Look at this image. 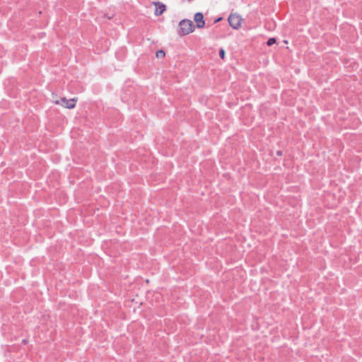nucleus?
Wrapping results in <instances>:
<instances>
[{
	"label": "nucleus",
	"instance_id": "39448f33",
	"mask_svg": "<svg viewBox=\"0 0 362 362\" xmlns=\"http://www.w3.org/2000/svg\"><path fill=\"white\" fill-rule=\"evenodd\" d=\"M156 8H155V15L160 16L165 11V5L160 2L154 3Z\"/></svg>",
	"mask_w": 362,
	"mask_h": 362
},
{
	"label": "nucleus",
	"instance_id": "6e6552de",
	"mask_svg": "<svg viewBox=\"0 0 362 362\" xmlns=\"http://www.w3.org/2000/svg\"><path fill=\"white\" fill-rule=\"evenodd\" d=\"M219 55L222 59H224L225 57V51L223 49H221L219 51Z\"/></svg>",
	"mask_w": 362,
	"mask_h": 362
},
{
	"label": "nucleus",
	"instance_id": "423d86ee",
	"mask_svg": "<svg viewBox=\"0 0 362 362\" xmlns=\"http://www.w3.org/2000/svg\"><path fill=\"white\" fill-rule=\"evenodd\" d=\"M156 55L157 58H163L165 55V53L163 50L160 49L156 52Z\"/></svg>",
	"mask_w": 362,
	"mask_h": 362
},
{
	"label": "nucleus",
	"instance_id": "7ed1b4c3",
	"mask_svg": "<svg viewBox=\"0 0 362 362\" xmlns=\"http://www.w3.org/2000/svg\"><path fill=\"white\" fill-rule=\"evenodd\" d=\"M242 18L238 14H230L228 17V23L234 29H238L241 26Z\"/></svg>",
	"mask_w": 362,
	"mask_h": 362
},
{
	"label": "nucleus",
	"instance_id": "f257e3e1",
	"mask_svg": "<svg viewBox=\"0 0 362 362\" xmlns=\"http://www.w3.org/2000/svg\"><path fill=\"white\" fill-rule=\"evenodd\" d=\"M194 31L193 23L190 20H182L180 22V35H186Z\"/></svg>",
	"mask_w": 362,
	"mask_h": 362
},
{
	"label": "nucleus",
	"instance_id": "f03ea898",
	"mask_svg": "<svg viewBox=\"0 0 362 362\" xmlns=\"http://www.w3.org/2000/svg\"><path fill=\"white\" fill-rule=\"evenodd\" d=\"M76 100L75 98L66 99V98H62L60 100H54V103L57 105H60L68 109H72L76 106Z\"/></svg>",
	"mask_w": 362,
	"mask_h": 362
},
{
	"label": "nucleus",
	"instance_id": "20e7f679",
	"mask_svg": "<svg viewBox=\"0 0 362 362\" xmlns=\"http://www.w3.org/2000/svg\"><path fill=\"white\" fill-rule=\"evenodd\" d=\"M194 20L196 23V26L198 28H202L205 25V22L204 21V16L202 13L198 12L196 13L194 17Z\"/></svg>",
	"mask_w": 362,
	"mask_h": 362
},
{
	"label": "nucleus",
	"instance_id": "1a4fd4ad",
	"mask_svg": "<svg viewBox=\"0 0 362 362\" xmlns=\"http://www.w3.org/2000/svg\"><path fill=\"white\" fill-rule=\"evenodd\" d=\"M220 20H221V18H218V19H217V20L216 21V22L219 21Z\"/></svg>",
	"mask_w": 362,
	"mask_h": 362
},
{
	"label": "nucleus",
	"instance_id": "0eeeda50",
	"mask_svg": "<svg viewBox=\"0 0 362 362\" xmlns=\"http://www.w3.org/2000/svg\"><path fill=\"white\" fill-rule=\"evenodd\" d=\"M276 42V39L274 37L269 38L267 42L268 46H272Z\"/></svg>",
	"mask_w": 362,
	"mask_h": 362
}]
</instances>
